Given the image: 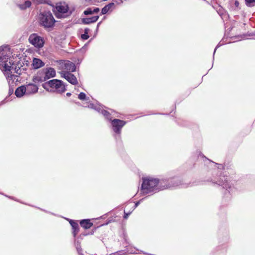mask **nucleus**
Wrapping results in <instances>:
<instances>
[{
    "mask_svg": "<svg viewBox=\"0 0 255 255\" xmlns=\"http://www.w3.org/2000/svg\"><path fill=\"white\" fill-rule=\"evenodd\" d=\"M122 251H119L117 252L114 253H112L110 254L109 255H122Z\"/></svg>",
    "mask_w": 255,
    "mask_h": 255,
    "instance_id": "41",
    "label": "nucleus"
},
{
    "mask_svg": "<svg viewBox=\"0 0 255 255\" xmlns=\"http://www.w3.org/2000/svg\"><path fill=\"white\" fill-rule=\"evenodd\" d=\"M79 255H84L82 252H81L80 253H78Z\"/></svg>",
    "mask_w": 255,
    "mask_h": 255,
    "instance_id": "55",
    "label": "nucleus"
},
{
    "mask_svg": "<svg viewBox=\"0 0 255 255\" xmlns=\"http://www.w3.org/2000/svg\"><path fill=\"white\" fill-rule=\"evenodd\" d=\"M26 94L29 95L35 94L37 92L38 87L37 85L33 83H29L26 86Z\"/></svg>",
    "mask_w": 255,
    "mask_h": 255,
    "instance_id": "18",
    "label": "nucleus"
},
{
    "mask_svg": "<svg viewBox=\"0 0 255 255\" xmlns=\"http://www.w3.org/2000/svg\"><path fill=\"white\" fill-rule=\"evenodd\" d=\"M82 62V60L80 59H77V60L75 61L76 65H80Z\"/></svg>",
    "mask_w": 255,
    "mask_h": 255,
    "instance_id": "42",
    "label": "nucleus"
},
{
    "mask_svg": "<svg viewBox=\"0 0 255 255\" xmlns=\"http://www.w3.org/2000/svg\"><path fill=\"white\" fill-rule=\"evenodd\" d=\"M56 9V12L55 13V15L58 18H65L72 14V11L69 10V7L67 5H57Z\"/></svg>",
    "mask_w": 255,
    "mask_h": 255,
    "instance_id": "6",
    "label": "nucleus"
},
{
    "mask_svg": "<svg viewBox=\"0 0 255 255\" xmlns=\"http://www.w3.org/2000/svg\"><path fill=\"white\" fill-rule=\"evenodd\" d=\"M3 51H4L3 48L2 46L0 47V55L1 54V53L2 52H4Z\"/></svg>",
    "mask_w": 255,
    "mask_h": 255,
    "instance_id": "47",
    "label": "nucleus"
},
{
    "mask_svg": "<svg viewBox=\"0 0 255 255\" xmlns=\"http://www.w3.org/2000/svg\"><path fill=\"white\" fill-rule=\"evenodd\" d=\"M74 244L78 253L82 252V248L80 245V241L78 240H74Z\"/></svg>",
    "mask_w": 255,
    "mask_h": 255,
    "instance_id": "26",
    "label": "nucleus"
},
{
    "mask_svg": "<svg viewBox=\"0 0 255 255\" xmlns=\"http://www.w3.org/2000/svg\"><path fill=\"white\" fill-rule=\"evenodd\" d=\"M114 221V220L113 219H109L108 220H107L106 222L105 223H104L103 224H102L101 226H105V225H108L109 224L113 222Z\"/></svg>",
    "mask_w": 255,
    "mask_h": 255,
    "instance_id": "38",
    "label": "nucleus"
},
{
    "mask_svg": "<svg viewBox=\"0 0 255 255\" xmlns=\"http://www.w3.org/2000/svg\"><path fill=\"white\" fill-rule=\"evenodd\" d=\"M147 197H148V196H146L144 198H142L140 199L139 200L135 202V204H134V207H133L132 211H133L140 204V203H141L145 198H146Z\"/></svg>",
    "mask_w": 255,
    "mask_h": 255,
    "instance_id": "31",
    "label": "nucleus"
},
{
    "mask_svg": "<svg viewBox=\"0 0 255 255\" xmlns=\"http://www.w3.org/2000/svg\"><path fill=\"white\" fill-rule=\"evenodd\" d=\"M102 22V21H101L97 23V26H96L97 28H98V29L99 28V27H100V25L101 24Z\"/></svg>",
    "mask_w": 255,
    "mask_h": 255,
    "instance_id": "46",
    "label": "nucleus"
},
{
    "mask_svg": "<svg viewBox=\"0 0 255 255\" xmlns=\"http://www.w3.org/2000/svg\"><path fill=\"white\" fill-rule=\"evenodd\" d=\"M33 2L36 4H47L51 5V1L50 0H32Z\"/></svg>",
    "mask_w": 255,
    "mask_h": 255,
    "instance_id": "25",
    "label": "nucleus"
},
{
    "mask_svg": "<svg viewBox=\"0 0 255 255\" xmlns=\"http://www.w3.org/2000/svg\"><path fill=\"white\" fill-rule=\"evenodd\" d=\"M159 184V180L158 178L150 177H142L140 189V195L144 196L148 194L156 192L168 187V185H166V187L162 188L158 186Z\"/></svg>",
    "mask_w": 255,
    "mask_h": 255,
    "instance_id": "1",
    "label": "nucleus"
},
{
    "mask_svg": "<svg viewBox=\"0 0 255 255\" xmlns=\"http://www.w3.org/2000/svg\"><path fill=\"white\" fill-rule=\"evenodd\" d=\"M218 184L223 187V188L226 189L229 193H230V189L231 186L228 182V177L223 176L220 178V180L218 181Z\"/></svg>",
    "mask_w": 255,
    "mask_h": 255,
    "instance_id": "12",
    "label": "nucleus"
},
{
    "mask_svg": "<svg viewBox=\"0 0 255 255\" xmlns=\"http://www.w3.org/2000/svg\"><path fill=\"white\" fill-rule=\"evenodd\" d=\"M8 59L9 56L5 54L4 52H2L0 55V62L2 63L1 65L4 69V71L9 72L11 70V66H9L7 63Z\"/></svg>",
    "mask_w": 255,
    "mask_h": 255,
    "instance_id": "9",
    "label": "nucleus"
},
{
    "mask_svg": "<svg viewBox=\"0 0 255 255\" xmlns=\"http://www.w3.org/2000/svg\"><path fill=\"white\" fill-rule=\"evenodd\" d=\"M44 68L38 71L37 74L33 77L32 81L34 83H42L45 82Z\"/></svg>",
    "mask_w": 255,
    "mask_h": 255,
    "instance_id": "11",
    "label": "nucleus"
},
{
    "mask_svg": "<svg viewBox=\"0 0 255 255\" xmlns=\"http://www.w3.org/2000/svg\"><path fill=\"white\" fill-rule=\"evenodd\" d=\"M87 2H90L92 0H85Z\"/></svg>",
    "mask_w": 255,
    "mask_h": 255,
    "instance_id": "54",
    "label": "nucleus"
},
{
    "mask_svg": "<svg viewBox=\"0 0 255 255\" xmlns=\"http://www.w3.org/2000/svg\"><path fill=\"white\" fill-rule=\"evenodd\" d=\"M61 77L65 79L70 84L75 85L78 84L76 76L68 71H63L60 72Z\"/></svg>",
    "mask_w": 255,
    "mask_h": 255,
    "instance_id": "8",
    "label": "nucleus"
},
{
    "mask_svg": "<svg viewBox=\"0 0 255 255\" xmlns=\"http://www.w3.org/2000/svg\"><path fill=\"white\" fill-rule=\"evenodd\" d=\"M5 196H6V195H5ZM6 197H8V198H10V199H12V200H15V201H17V200H15V199L14 198V197H11V196H6Z\"/></svg>",
    "mask_w": 255,
    "mask_h": 255,
    "instance_id": "49",
    "label": "nucleus"
},
{
    "mask_svg": "<svg viewBox=\"0 0 255 255\" xmlns=\"http://www.w3.org/2000/svg\"><path fill=\"white\" fill-rule=\"evenodd\" d=\"M42 86L46 91H53L60 94L67 90L66 84L62 80L57 79L46 81L42 84Z\"/></svg>",
    "mask_w": 255,
    "mask_h": 255,
    "instance_id": "2",
    "label": "nucleus"
},
{
    "mask_svg": "<svg viewBox=\"0 0 255 255\" xmlns=\"http://www.w3.org/2000/svg\"><path fill=\"white\" fill-rule=\"evenodd\" d=\"M39 20L40 25L45 28L53 27L56 22L52 13L50 11L40 12Z\"/></svg>",
    "mask_w": 255,
    "mask_h": 255,
    "instance_id": "3",
    "label": "nucleus"
},
{
    "mask_svg": "<svg viewBox=\"0 0 255 255\" xmlns=\"http://www.w3.org/2000/svg\"><path fill=\"white\" fill-rule=\"evenodd\" d=\"M175 114V112H173V111L170 113V114H164V113H158L159 115H170L171 117H174V115Z\"/></svg>",
    "mask_w": 255,
    "mask_h": 255,
    "instance_id": "40",
    "label": "nucleus"
},
{
    "mask_svg": "<svg viewBox=\"0 0 255 255\" xmlns=\"http://www.w3.org/2000/svg\"><path fill=\"white\" fill-rule=\"evenodd\" d=\"M98 227L95 228L94 229H92L91 231L90 232H83L84 234V236H87L88 235H92L94 234L95 231L96 230L97 228Z\"/></svg>",
    "mask_w": 255,
    "mask_h": 255,
    "instance_id": "32",
    "label": "nucleus"
},
{
    "mask_svg": "<svg viewBox=\"0 0 255 255\" xmlns=\"http://www.w3.org/2000/svg\"><path fill=\"white\" fill-rule=\"evenodd\" d=\"M38 208L39 209L41 210V211H44V212H46V213H49V212H48V211H46V210H44V209H41V208Z\"/></svg>",
    "mask_w": 255,
    "mask_h": 255,
    "instance_id": "51",
    "label": "nucleus"
},
{
    "mask_svg": "<svg viewBox=\"0 0 255 255\" xmlns=\"http://www.w3.org/2000/svg\"><path fill=\"white\" fill-rule=\"evenodd\" d=\"M92 11H93V14H96V13H98L100 12V9L99 7H94L92 8Z\"/></svg>",
    "mask_w": 255,
    "mask_h": 255,
    "instance_id": "35",
    "label": "nucleus"
},
{
    "mask_svg": "<svg viewBox=\"0 0 255 255\" xmlns=\"http://www.w3.org/2000/svg\"><path fill=\"white\" fill-rule=\"evenodd\" d=\"M125 242H126L127 244H128V242L127 240L126 239H125Z\"/></svg>",
    "mask_w": 255,
    "mask_h": 255,
    "instance_id": "56",
    "label": "nucleus"
},
{
    "mask_svg": "<svg viewBox=\"0 0 255 255\" xmlns=\"http://www.w3.org/2000/svg\"><path fill=\"white\" fill-rule=\"evenodd\" d=\"M132 211H129V212L127 213L125 210L124 211V216H123L124 219H127L129 215L132 213Z\"/></svg>",
    "mask_w": 255,
    "mask_h": 255,
    "instance_id": "36",
    "label": "nucleus"
},
{
    "mask_svg": "<svg viewBox=\"0 0 255 255\" xmlns=\"http://www.w3.org/2000/svg\"><path fill=\"white\" fill-rule=\"evenodd\" d=\"M115 6V3L113 2H110L105 5L101 9V12L100 14V16L102 15L106 14L110 11L111 8Z\"/></svg>",
    "mask_w": 255,
    "mask_h": 255,
    "instance_id": "20",
    "label": "nucleus"
},
{
    "mask_svg": "<svg viewBox=\"0 0 255 255\" xmlns=\"http://www.w3.org/2000/svg\"><path fill=\"white\" fill-rule=\"evenodd\" d=\"M17 76L16 75H14L13 74H10L9 73H8V75L6 76V79L7 80H14L13 78H15V77H16Z\"/></svg>",
    "mask_w": 255,
    "mask_h": 255,
    "instance_id": "34",
    "label": "nucleus"
},
{
    "mask_svg": "<svg viewBox=\"0 0 255 255\" xmlns=\"http://www.w3.org/2000/svg\"><path fill=\"white\" fill-rule=\"evenodd\" d=\"M220 43H219V44L217 45V46L216 47V48H215V50H214V53H213V54H214V55L215 54V52H216V51L217 49L219 47H220Z\"/></svg>",
    "mask_w": 255,
    "mask_h": 255,
    "instance_id": "48",
    "label": "nucleus"
},
{
    "mask_svg": "<svg viewBox=\"0 0 255 255\" xmlns=\"http://www.w3.org/2000/svg\"><path fill=\"white\" fill-rule=\"evenodd\" d=\"M115 2H116V3H117V4H118V1L117 0H116V1H115Z\"/></svg>",
    "mask_w": 255,
    "mask_h": 255,
    "instance_id": "58",
    "label": "nucleus"
},
{
    "mask_svg": "<svg viewBox=\"0 0 255 255\" xmlns=\"http://www.w3.org/2000/svg\"><path fill=\"white\" fill-rule=\"evenodd\" d=\"M13 88L11 86V85H9V89H8V96L7 97H8V100H9V101H11V99H9V97L13 93Z\"/></svg>",
    "mask_w": 255,
    "mask_h": 255,
    "instance_id": "33",
    "label": "nucleus"
},
{
    "mask_svg": "<svg viewBox=\"0 0 255 255\" xmlns=\"http://www.w3.org/2000/svg\"><path fill=\"white\" fill-rule=\"evenodd\" d=\"M57 62L66 71L74 72L76 70V64L69 60H60Z\"/></svg>",
    "mask_w": 255,
    "mask_h": 255,
    "instance_id": "7",
    "label": "nucleus"
},
{
    "mask_svg": "<svg viewBox=\"0 0 255 255\" xmlns=\"http://www.w3.org/2000/svg\"><path fill=\"white\" fill-rule=\"evenodd\" d=\"M85 107H88L90 109H93V110L96 111L97 112H98V113H99L102 107L101 105H98V104L95 105L93 103H89L88 106H85Z\"/></svg>",
    "mask_w": 255,
    "mask_h": 255,
    "instance_id": "23",
    "label": "nucleus"
},
{
    "mask_svg": "<svg viewBox=\"0 0 255 255\" xmlns=\"http://www.w3.org/2000/svg\"><path fill=\"white\" fill-rule=\"evenodd\" d=\"M100 15H95L90 17L82 18L81 19V23L85 25H88L94 23L98 21Z\"/></svg>",
    "mask_w": 255,
    "mask_h": 255,
    "instance_id": "15",
    "label": "nucleus"
},
{
    "mask_svg": "<svg viewBox=\"0 0 255 255\" xmlns=\"http://www.w3.org/2000/svg\"><path fill=\"white\" fill-rule=\"evenodd\" d=\"M79 222L81 227L85 230L91 228L93 225V223L91 222V219H90L80 220L79 221Z\"/></svg>",
    "mask_w": 255,
    "mask_h": 255,
    "instance_id": "17",
    "label": "nucleus"
},
{
    "mask_svg": "<svg viewBox=\"0 0 255 255\" xmlns=\"http://www.w3.org/2000/svg\"><path fill=\"white\" fill-rule=\"evenodd\" d=\"M45 65V63L40 59L38 58H33L31 67L34 70H36L43 67Z\"/></svg>",
    "mask_w": 255,
    "mask_h": 255,
    "instance_id": "14",
    "label": "nucleus"
},
{
    "mask_svg": "<svg viewBox=\"0 0 255 255\" xmlns=\"http://www.w3.org/2000/svg\"><path fill=\"white\" fill-rule=\"evenodd\" d=\"M78 98L82 101H88L89 100V98L87 97L86 94L84 92L80 93L78 95Z\"/></svg>",
    "mask_w": 255,
    "mask_h": 255,
    "instance_id": "27",
    "label": "nucleus"
},
{
    "mask_svg": "<svg viewBox=\"0 0 255 255\" xmlns=\"http://www.w3.org/2000/svg\"><path fill=\"white\" fill-rule=\"evenodd\" d=\"M84 237H85L84 234H83V233H82L78 236V237L77 238L76 237L74 238V240H78L80 241L81 240H82L83 239Z\"/></svg>",
    "mask_w": 255,
    "mask_h": 255,
    "instance_id": "37",
    "label": "nucleus"
},
{
    "mask_svg": "<svg viewBox=\"0 0 255 255\" xmlns=\"http://www.w3.org/2000/svg\"><path fill=\"white\" fill-rule=\"evenodd\" d=\"M200 156H201V157H202L203 158H205L206 159H208L204 155H203L202 154H200Z\"/></svg>",
    "mask_w": 255,
    "mask_h": 255,
    "instance_id": "52",
    "label": "nucleus"
},
{
    "mask_svg": "<svg viewBox=\"0 0 255 255\" xmlns=\"http://www.w3.org/2000/svg\"><path fill=\"white\" fill-rule=\"evenodd\" d=\"M239 5V2L238 0H230L228 7L230 11H236L241 9Z\"/></svg>",
    "mask_w": 255,
    "mask_h": 255,
    "instance_id": "16",
    "label": "nucleus"
},
{
    "mask_svg": "<svg viewBox=\"0 0 255 255\" xmlns=\"http://www.w3.org/2000/svg\"><path fill=\"white\" fill-rule=\"evenodd\" d=\"M106 16H104V17L103 18V20L106 19Z\"/></svg>",
    "mask_w": 255,
    "mask_h": 255,
    "instance_id": "57",
    "label": "nucleus"
},
{
    "mask_svg": "<svg viewBox=\"0 0 255 255\" xmlns=\"http://www.w3.org/2000/svg\"><path fill=\"white\" fill-rule=\"evenodd\" d=\"M246 4L248 7H254L255 6V0H245Z\"/></svg>",
    "mask_w": 255,
    "mask_h": 255,
    "instance_id": "28",
    "label": "nucleus"
},
{
    "mask_svg": "<svg viewBox=\"0 0 255 255\" xmlns=\"http://www.w3.org/2000/svg\"><path fill=\"white\" fill-rule=\"evenodd\" d=\"M17 5L21 10H25L26 8L31 6V2L27 0H25L23 3L17 4Z\"/></svg>",
    "mask_w": 255,
    "mask_h": 255,
    "instance_id": "22",
    "label": "nucleus"
},
{
    "mask_svg": "<svg viewBox=\"0 0 255 255\" xmlns=\"http://www.w3.org/2000/svg\"><path fill=\"white\" fill-rule=\"evenodd\" d=\"M99 113H101L103 115V116L106 119L108 120L110 122L112 121V118L111 116V114L109 112L104 109H103V107L101 108Z\"/></svg>",
    "mask_w": 255,
    "mask_h": 255,
    "instance_id": "21",
    "label": "nucleus"
},
{
    "mask_svg": "<svg viewBox=\"0 0 255 255\" xmlns=\"http://www.w3.org/2000/svg\"><path fill=\"white\" fill-rule=\"evenodd\" d=\"M98 31H99V29L96 28V29H95V33H94V35L93 36V38L97 36V35L98 34Z\"/></svg>",
    "mask_w": 255,
    "mask_h": 255,
    "instance_id": "43",
    "label": "nucleus"
},
{
    "mask_svg": "<svg viewBox=\"0 0 255 255\" xmlns=\"http://www.w3.org/2000/svg\"><path fill=\"white\" fill-rule=\"evenodd\" d=\"M7 101H9V100H8V97H6L4 100L0 102V107L5 104Z\"/></svg>",
    "mask_w": 255,
    "mask_h": 255,
    "instance_id": "39",
    "label": "nucleus"
},
{
    "mask_svg": "<svg viewBox=\"0 0 255 255\" xmlns=\"http://www.w3.org/2000/svg\"><path fill=\"white\" fill-rule=\"evenodd\" d=\"M21 67H22V65H21V64H20V67H19V66H18V68H17V66H15V67H14V68L13 67V68H14V69L15 72L16 74H18V75H20V74H21L20 72H21L22 70H23V71H24V70H26V69H25V68H22V69H21Z\"/></svg>",
    "mask_w": 255,
    "mask_h": 255,
    "instance_id": "29",
    "label": "nucleus"
},
{
    "mask_svg": "<svg viewBox=\"0 0 255 255\" xmlns=\"http://www.w3.org/2000/svg\"><path fill=\"white\" fill-rule=\"evenodd\" d=\"M121 3H123V0H121Z\"/></svg>",
    "mask_w": 255,
    "mask_h": 255,
    "instance_id": "59",
    "label": "nucleus"
},
{
    "mask_svg": "<svg viewBox=\"0 0 255 255\" xmlns=\"http://www.w3.org/2000/svg\"><path fill=\"white\" fill-rule=\"evenodd\" d=\"M71 95V93H70V92H68V93H66V96L67 97H70Z\"/></svg>",
    "mask_w": 255,
    "mask_h": 255,
    "instance_id": "50",
    "label": "nucleus"
},
{
    "mask_svg": "<svg viewBox=\"0 0 255 255\" xmlns=\"http://www.w3.org/2000/svg\"><path fill=\"white\" fill-rule=\"evenodd\" d=\"M75 103L79 106H81V104L79 102H76Z\"/></svg>",
    "mask_w": 255,
    "mask_h": 255,
    "instance_id": "53",
    "label": "nucleus"
},
{
    "mask_svg": "<svg viewBox=\"0 0 255 255\" xmlns=\"http://www.w3.org/2000/svg\"><path fill=\"white\" fill-rule=\"evenodd\" d=\"M92 39H93V38H91V39L88 41V42L87 43L85 44L83 46V47L82 48V49L83 50V49H85V48H86V47H87V45L88 43H89V42H90Z\"/></svg>",
    "mask_w": 255,
    "mask_h": 255,
    "instance_id": "44",
    "label": "nucleus"
},
{
    "mask_svg": "<svg viewBox=\"0 0 255 255\" xmlns=\"http://www.w3.org/2000/svg\"><path fill=\"white\" fill-rule=\"evenodd\" d=\"M111 127L116 134L115 138H121L122 128L126 125L127 122L118 119H114L110 122Z\"/></svg>",
    "mask_w": 255,
    "mask_h": 255,
    "instance_id": "4",
    "label": "nucleus"
},
{
    "mask_svg": "<svg viewBox=\"0 0 255 255\" xmlns=\"http://www.w3.org/2000/svg\"><path fill=\"white\" fill-rule=\"evenodd\" d=\"M66 219L69 222L72 227V234L74 238H75L79 232L80 228L77 222L74 220L70 219L69 218H66Z\"/></svg>",
    "mask_w": 255,
    "mask_h": 255,
    "instance_id": "10",
    "label": "nucleus"
},
{
    "mask_svg": "<svg viewBox=\"0 0 255 255\" xmlns=\"http://www.w3.org/2000/svg\"><path fill=\"white\" fill-rule=\"evenodd\" d=\"M29 42L35 48L40 49L44 46L45 41L44 38L37 33L30 34L28 38Z\"/></svg>",
    "mask_w": 255,
    "mask_h": 255,
    "instance_id": "5",
    "label": "nucleus"
},
{
    "mask_svg": "<svg viewBox=\"0 0 255 255\" xmlns=\"http://www.w3.org/2000/svg\"><path fill=\"white\" fill-rule=\"evenodd\" d=\"M90 31V29L89 28H85L84 30V33L81 35V38L83 40H87L90 37L88 35V33Z\"/></svg>",
    "mask_w": 255,
    "mask_h": 255,
    "instance_id": "24",
    "label": "nucleus"
},
{
    "mask_svg": "<svg viewBox=\"0 0 255 255\" xmlns=\"http://www.w3.org/2000/svg\"><path fill=\"white\" fill-rule=\"evenodd\" d=\"M9 63L10 64L9 66H11V69L13 68V65H14L13 62L12 60L11 61H9Z\"/></svg>",
    "mask_w": 255,
    "mask_h": 255,
    "instance_id": "45",
    "label": "nucleus"
},
{
    "mask_svg": "<svg viewBox=\"0 0 255 255\" xmlns=\"http://www.w3.org/2000/svg\"><path fill=\"white\" fill-rule=\"evenodd\" d=\"M83 14L85 15L93 14L92 8L88 7L83 11Z\"/></svg>",
    "mask_w": 255,
    "mask_h": 255,
    "instance_id": "30",
    "label": "nucleus"
},
{
    "mask_svg": "<svg viewBox=\"0 0 255 255\" xmlns=\"http://www.w3.org/2000/svg\"><path fill=\"white\" fill-rule=\"evenodd\" d=\"M14 94L17 98L22 97L24 95L26 94V86L21 85L17 88L15 91Z\"/></svg>",
    "mask_w": 255,
    "mask_h": 255,
    "instance_id": "19",
    "label": "nucleus"
},
{
    "mask_svg": "<svg viewBox=\"0 0 255 255\" xmlns=\"http://www.w3.org/2000/svg\"><path fill=\"white\" fill-rule=\"evenodd\" d=\"M44 69L45 78L43 79L45 80V82L48 79L54 78L56 76V71L53 68L50 67L48 68H45Z\"/></svg>",
    "mask_w": 255,
    "mask_h": 255,
    "instance_id": "13",
    "label": "nucleus"
}]
</instances>
